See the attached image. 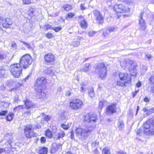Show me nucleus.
I'll list each match as a JSON object with an SVG mask.
<instances>
[{
  "label": "nucleus",
  "mask_w": 154,
  "mask_h": 154,
  "mask_svg": "<svg viewBox=\"0 0 154 154\" xmlns=\"http://www.w3.org/2000/svg\"><path fill=\"white\" fill-rule=\"evenodd\" d=\"M97 119V117L96 114L89 113L84 116L83 118V122L90 127L85 128H76L75 131L76 136L82 140H85L91 133L93 128V126L95 125Z\"/></svg>",
  "instance_id": "1"
},
{
  "label": "nucleus",
  "mask_w": 154,
  "mask_h": 154,
  "mask_svg": "<svg viewBox=\"0 0 154 154\" xmlns=\"http://www.w3.org/2000/svg\"><path fill=\"white\" fill-rule=\"evenodd\" d=\"M95 71L98 76L101 79H105L107 76V70L106 67L103 63L98 64L96 67H95Z\"/></svg>",
  "instance_id": "2"
},
{
  "label": "nucleus",
  "mask_w": 154,
  "mask_h": 154,
  "mask_svg": "<svg viewBox=\"0 0 154 154\" xmlns=\"http://www.w3.org/2000/svg\"><path fill=\"white\" fill-rule=\"evenodd\" d=\"M120 80L117 82V85L121 87L125 85V84L129 83L131 82L130 76L126 72H120L119 74Z\"/></svg>",
  "instance_id": "3"
},
{
  "label": "nucleus",
  "mask_w": 154,
  "mask_h": 154,
  "mask_svg": "<svg viewBox=\"0 0 154 154\" xmlns=\"http://www.w3.org/2000/svg\"><path fill=\"white\" fill-rule=\"evenodd\" d=\"M10 72L13 75L15 78H19L22 74L21 66L19 63H15L10 66Z\"/></svg>",
  "instance_id": "4"
},
{
  "label": "nucleus",
  "mask_w": 154,
  "mask_h": 154,
  "mask_svg": "<svg viewBox=\"0 0 154 154\" xmlns=\"http://www.w3.org/2000/svg\"><path fill=\"white\" fill-rule=\"evenodd\" d=\"M32 63V57L29 54H26L23 56L20 59V64L23 68H27Z\"/></svg>",
  "instance_id": "5"
},
{
  "label": "nucleus",
  "mask_w": 154,
  "mask_h": 154,
  "mask_svg": "<svg viewBox=\"0 0 154 154\" xmlns=\"http://www.w3.org/2000/svg\"><path fill=\"white\" fill-rule=\"evenodd\" d=\"M144 133L146 135H153L154 134V119L152 124H150L149 121L146 122L143 125Z\"/></svg>",
  "instance_id": "6"
},
{
  "label": "nucleus",
  "mask_w": 154,
  "mask_h": 154,
  "mask_svg": "<svg viewBox=\"0 0 154 154\" xmlns=\"http://www.w3.org/2000/svg\"><path fill=\"white\" fill-rule=\"evenodd\" d=\"M69 105V107L72 109L77 110L80 109L82 106L83 102L80 99H75L70 100Z\"/></svg>",
  "instance_id": "7"
},
{
  "label": "nucleus",
  "mask_w": 154,
  "mask_h": 154,
  "mask_svg": "<svg viewBox=\"0 0 154 154\" xmlns=\"http://www.w3.org/2000/svg\"><path fill=\"white\" fill-rule=\"evenodd\" d=\"M113 9L117 13H125L130 10L129 8L123 4L115 5L113 7Z\"/></svg>",
  "instance_id": "8"
},
{
  "label": "nucleus",
  "mask_w": 154,
  "mask_h": 154,
  "mask_svg": "<svg viewBox=\"0 0 154 154\" xmlns=\"http://www.w3.org/2000/svg\"><path fill=\"white\" fill-rule=\"evenodd\" d=\"M123 63L124 64V66H127L129 68L130 72H131L133 70L134 71L133 74H132L131 75L133 76H136V74L135 71L136 66L134 63L133 61L132 60L127 59H126Z\"/></svg>",
  "instance_id": "9"
},
{
  "label": "nucleus",
  "mask_w": 154,
  "mask_h": 154,
  "mask_svg": "<svg viewBox=\"0 0 154 154\" xmlns=\"http://www.w3.org/2000/svg\"><path fill=\"white\" fill-rule=\"evenodd\" d=\"M36 82L35 88L43 89L46 84L47 80L44 77H38L36 79Z\"/></svg>",
  "instance_id": "10"
},
{
  "label": "nucleus",
  "mask_w": 154,
  "mask_h": 154,
  "mask_svg": "<svg viewBox=\"0 0 154 154\" xmlns=\"http://www.w3.org/2000/svg\"><path fill=\"white\" fill-rule=\"evenodd\" d=\"M32 126L31 125H27L25 127V134L26 136L28 138H30L33 136H36V134L34 133L32 129Z\"/></svg>",
  "instance_id": "11"
},
{
  "label": "nucleus",
  "mask_w": 154,
  "mask_h": 154,
  "mask_svg": "<svg viewBox=\"0 0 154 154\" xmlns=\"http://www.w3.org/2000/svg\"><path fill=\"white\" fill-rule=\"evenodd\" d=\"M44 60L47 63H52L55 60V57L52 54L48 53L45 55Z\"/></svg>",
  "instance_id": "12"
},
{
  "label": "nucleus",
  "mask_w": 154,
  "mask_h": 154,
  "mask_svg": "<svg viewBox=\"0 0 154 154\" xmlns=\"http://www.w3.org/2000/svg\"><path fill=\"white\" fill-rule=\"evenodd\" d=\"M62 144L54 143L50 150V152L52 154L56 152L57 151L61 150L62 149Z\"/></svg>",
  "instance_id": "13"
},
{
  "label": "nucleus",
  "mask_w": 154,
  "mask_h": 154,
  "mask_svg": "<svg viewBox=\"0 0 154 154\" xmlns=\"http://www.w3.org/2000/svg\"><path fill=\"white\" fill-rule=\"evenodd\" d=\"M106 112L108 114H112L116 112V104H112L106 108Z\"/></svg>",
  "instance_id": "14"
},
{
  "label": "nucleus",
  "mask_w": 154,
  "mask_h": 154,
  "mask_svg": "<svg viewBox=\"0 0 154 154\" xmlns=\"http://www.w3.org/2000/svg\"><path fill=\"white\" fill-rule=\"evenodd\" d=\"M143 13L141 12L140 13V19L139 21L140 29L142 30H144L146 27L145 23L143 18Z\"/></svg>",
  "instance_id": "15"
},
{
  "label": "nucleus",
  "mask_w": 154,
  "mask_h": 154,
  "mask_svg": "<svg viewBox=\"0 0 154 154\" xmlns=\"http://www.w3.org/2000/svg\"><path fill=\"white\" fill-rule=\"evenodd\" d=\"M35 91L37 92V97L40 98H43L46 96V94L44 92H42V89L35 88Z\"/></svg>",
  "instance_id": "16"
},
{
  "label": "nucleus",
  "mask_w": 154,
  "mask_h": 154,
  "mask_svg": "<svg viewBox=\"0 0 154 154\" xmlns=\"http://www.w3.org/2000/svg\"><path fill=\"white\" fill-rule=\"evenodd\" d=\"M12 24V22L11 20L9 18H6L3 21L2 25L5 28H8L9 26Z\"/></svg>",
  "instance_id": "17"
},
{
  "label": "nucleus",
  "mask_w": 154,
  "mask_h": 154,
  "mask_svg": "<svg viewBox=\"0 0 154 154\" xmlns=\"http://www.w3.org/2000/svg\"><path fill=\"white\" fill-rule=\"evenodd\" d=\"M80 19L82 20L80 23L81 27L84 29L87 28L88 24L86 21L82 17H80Z\"/></svg>",
  "instance_id": "18"
},
{
  "label": "nucleus",
  "mask_w": 154,
  "mask_h": 154,
  "mask_svg": "<svg viewBox=\"0 0 154 154\" xmlns=\"http://www.w3.org/2000/svg\"><path fill=\"white\" fill-rule=\"evenodd\" d=\"M143 111L146 112L147 116L151 115L154 112V108H152L149 109L147 108H144L142 109Z\"/></svg>",
  "instance_id": "19"
},
{
  "label": "nucleus",
  "mask_w": 154,
  "mask_h": 154,
  "mask_svg": "<svg viewBox=\"0 0 154 154\" xmlns=\"http://www.w3.org/2000/svg\"><path fill=\"white\" fill-rule=\"evenodd\" d=\"M65 134L62 130H60L55 135V137L57 139L63 138L65 136Z\"/></svg>",
  "instance_id": "20"
},
{
  "label": "nucleus",
  "mask_w": 154,
  "mask_h": 154,
  "mask_svg": "<svg viewBox=\"0 0 154 154\" xmlns=\"http://www.w3.org/2000/svg\"><path fill=\"white\" fill-rule=\"evenodd\" d=\"M90 64L87 63L85 64L84 67L80 69V71L81 72H87L89 70V67L90 66Z\"/></svg>",
  "instance_id": "21"
},
{
  "label": "nucleus",
  "mask_w": 154,
  "mask_h": 154,
  "mask_svg": "<svg viewBox=\"0 0 154 154\" xmlns=\"http://www.w3.org/2000/svg\"><path fill=\"white\" fill-rule=\"evenodd\" d=\"M69 115L66 112H64L60 114V119L63 120H66L68 119Z\"/></svg>",
  "instance_id": "22"
},
{
  "label": "nucleus",
  "mask_w": 154,
  "mask_h": 154,
  "mask_svg": "<svg viewBox=\"0 0 154 154\" xmlns=\"http://www.w3.org/2000/svg\"><path fill=\"white\" fill-rule=\"evenodd\" d=\"M24 104L26 107V108L28 109L31 107H32L33 106V105L30 100H26L24 101Z\"/></svg>",
  "instance_id": "23"
},
{
  "label": "nucleus",
  "mask_w": 154,
  "mask_h": 154,
  "mask_svg": "<svg viewBox=\"0 0 154 154\" xmlns=\"http://www.w3.org/2000/svg\"><path fill=\"white\" fill-rule=\"evenodd\" d=\"M48 152V149L45 147L40 148L38 151L39 154H47Z\"/></svg>",
  "instance_id": "24"
},
{
  "label": "nucleus",
  "mask_w": 154,
  "mask_h": 154,
  "mask_svg": "<svg viewBox=\"0 0 154 154\" xmlns=\"http://www.w3.org/2000/svg\"><path fill=\"white\" fill-rule=\"evenodd\" d=\"M117 126L119 130H122L124 127L123 122L121 120H119L117 123Z\"/></svg>",
  "instance_id": "25"
},
{
  "label": "nucleus",
  "mask_w": 154,
  "mask_h": 154,
  "mask_svg": "<svg viewBox=\"0 0 154 154\" xmlns=\"http://www.w3.org/2000/svg\"><path fill=\"white\" fill-rule=\"evenodd\" d=\"M42 121L43 119V121L47 122L50 120L51 119V116L48 115H46L44 113H42Z\"/></svg>",
  "instance_id": "26"
},
{
  "label": "nucleus",
  "mask_w": 154,
  "mask_h": 154,
  "mask_svg": "<svg viewBox=\"0 0 154 154\" xmlns=\"http://www.w3.org/2000/svg\"><path fill=\"white\" fill-rule=\"evenodd\" d=\"M14 116V114L11 112L9 113L7 116L6 118L8 121H11L13 119Z\"/></svg>",
  "instance_id": "27"
},
{
  "label": "nucleus",
  "mask_w": 154,
  "mask_h": 154,
  "mask_svg": "<svg viewBox=\"0 0 154 154\" xmlns=\"http://www.w3.org/2000/svg\"><path fill=\"white\" fill-rule=\"evenodd\" d=\"M122 1L128 5H132L134 4V0H121Z\"/></svg>",
  "instance_id": "28"
},
{
  "label": "nucleus",
  "mask_w": 154,
  "mask_h": 154,
  "mask_svg": "<svg viewBox=\"0 0 154 154\" xmlns=\"http://www.w3.org/2000/svg\"><path fill=\"white\" fill-rule=\"evenodd\" d=\"M75 14L72 13H69L66 16V20H69L75 16Z\"/></svg>",
  "instance_id": "29"
},
{
  "label": "nucleus",
  "mask_w": 154,
  "mask_h": 154,
  "mask_svg": "<svg viewBox=\"0 0 154 154\" xmlns=\"http://www.w3.org/2000/svg\"><path fill=\"white\" fill-rule=\"evenodd\" d=\"M46 135L49 138H51L52 136V134L51 131L49 129L46 131Z\"/></svg>",
  "instance_id": "30"
},
{
  "label": "nucleus",
  "mask_w": 154,
  "mask_h": 154,
  "mask_svg": "<svg viewBox=\"0 0 154 154\" xmlns=\"http://www.w3.org/2000/svg\"><path fill=\"white\" fill-rule=\"evenodd\" d=\"M64 8L67 11H69L72 9V7L71 6L68 5L66 4L63 6Z\"/></svg>",
  "instance_id": "31"
},
{
  "label": "nucleus",
  "mask_w": 154,
  "mask_h": 154,
  "mask_svg": "<svg viewBox=\"0 0 154 154\" xmlns=\"http://www.w3.org/2000/svg\"><path fill=\"white\" fill-rule=\"evenodd\" d=\"M103 20V18L101 14L96 17V20L99 23L102 22Z\"/></svg>",
  "instance_id": "32"
},
{
  "label": "nucleus",
  "mask_w": 154,
  "mask_h": 154,
  "mask_svg": "<svg viewBox=\"0 0 154 154\" xmlns=\"http://www.w3.org/2000/svg\"><path fill=\"white\" fill-rule=\"evenodd\" d=\"M102 152L104 154H110L109 149L107 147L103 149V150Z\"/></svg>",
  "instance_id": "33"
},
{
  "label": "nucleus",
  "mask_w": 154,
  "mask_h": 154,
  "mask_svg": "<svg viewBox=\"0 0 154 154\" xmlns=\"http://www.w3.org/2000/svg\"><path fill=\"white\" fill-rule=\"evenodd\" d=\"M88 94L91 98H92L94 97V93L93 89H91L88 92Z\"/></svg>",
  "instance_id": "34"
},
{
  "label": "nucleus",
  "mask_w": 154,
  "mask_h": 154,
  "mask_svg": "<svg viewBox=\"0 0 154 154\" xmlns=\"http://www.w3.org/2000/svg\"><path fill=\"white\" fill-rule=\"evenodd\" d=\"M80 85L81 86L80 91L82 92H84L85 91V89L84 88L86 86V85L84 83L82 82L81 83Z\"/></svg>",
  "instance_id": "35"
},
{
  "label": "nucleus",
  "mask_w": 154,
  "mask_h": 154,
  "mask_svg": "<svg viewBox=\"0 0 154 154\" xmlns=\"http://www.w3.org/2000/svg\"><path fill=\"white\" fill-rule=\"evenodd\" d=\"M80 44V42L77 41H73L71 43V45L74 47H78Z\"/></svg>",
  "instance_id": "36"
},
{
  "label": "nucleus",
  "mask_w": 154,
  "mask_h": 154,
  "mask_svg": "<svg viewBox=\"0 0 154 154\" xmlns=\"http://www.w3.org/2000/svg\"><path fill=\"white\" fill-rule=\"evenodd\" d=\"M14 83V82L12 80H10L8 81L6 83L7 86L10 87L12 86Z\"/></svg>",
  "instance_id": "37"
},
{
  "label": "nucleus",
  "mask_w": 154,
  "mask_h": 154,
  "mask_svg": "<svg viewBox=\"0 0 154 154\" xmlns=\"http://www.w3.org/2000/svg\"><path fill=\"white\" fill-rule=\"evenodd\" d=\"M1 105L6 108L8 107L9 105V104L8 102L5 101H2L1 102Z\"/></svg>",
  "instance_id": "38"
},
{
  "label": "nucleus",
  "mask_w": 154,
  "mask_h": 154,
  "mask_svg": "<svg viewBox=\"0 0 154 154\" xmlns=\"http://www.w3.org/2000/svg\"><path fill=\"white\" fill-rule=\"evenodd\" d=\"M22 2L23 5H28L31 3V0H22Z\"/></svg>",
  "instance_id": "39"
},
{
  "label": "nucleus",
  "mask_w": 154,
  "mask_h": 154,
  "mask_svg": "<svg viewBox=\"0 0 154 154\" xmlns=\"http://www.w3.org/2000/svg\"><path fill=\"white\" fill-rule=\"evenodd\" d=\"M96 32L93 31H91L88 32V35L90 37L94 36V35L96 33Z\"/></svg>",
  "instance_id": "40"
},
{
  "label": "nucleus",
  "mask_w": 154,
  "mask_h": 154,
  "mask_svg": "<svg viewBox=\"0 0 154 154\" xmlns=\"http://www.w3.org/2000/svg\"><path fill=\"white\" fill-rule=\"evenodd\" d=\"M61 127L64 129L65 130H67L68 129L69 127V124L67 125H65L63 124L61 125Z\"/></svg>",
  "instance_id": "41"
},
{
  "label": "nucleus",
  "mask_w": 154,
  "mask_h": 154,
  "mask_svg": "<svg viewBox=\"0 0 154 154\" xmlns=\"http://www.w3.org/2000/svg\"><path fill=\"white\" fill-rule=\"evenodd\" d=\"M62 28L60 26L56 27H53L52 29L54 30L56 32H58Z\"/></svg>",
  "instance_id": "42"
},
{
  "label": "nucleus",
  "mask_w": 154,
  "mask_h": 154,
  "mask_svg": "<svg viewBox=\"0 0 154 154\" xmlns=\"http://www.w3.org/2000/svg\"><path fill=\"white\" fill-rule=\"evenodd\" d=\"M94 14L96 17L101 14L100 12L98 10H94Z\"/></svg>",
  "instance_id": "43"
},
{
  "label": "nucleus",
  "mask_w": 154,
  "mask_h": 154,
  "mask_svg": "<svg viewBox=\"0 0 154 154\" xmlns=\"http://www.w3.org/2000/svg\"><path fill=\"white\" fill-rule=\"evenodd\" d=\"M45 36L48 38H51L53 37V35L51 33H48L45 35Z\"/></svg>",
  "instance_id": "44"
},
{
  "label": "nucleus",
  "mask_w": 154,
  "mask_h": 154,
  "mask_svg": "<svg viewBox=\"0 0 154 154\" xmlns=\"http://www.w3.org/2000/svg\"><path fill=\"white\" fill-rule=\"evenodd\" d=\"M21 42L23 43V45L26 46L29 49H31V48L29 44L28 43H26L23 41H21Z\"/></svg>",
  "instance_id": "45"
},
{
  "label": "nucleus",
  "mask_w": 154,
  "mask_h": 154,
  "mask_svg": "<svg viewBox=\"0 0 154 154\" xmlns=\"http://www.w3.org/2000/svg\"><path fill=\"white\" fill-rule=\"evenodd\" d=\"M53 27L51 25L49 24H46L44 26V28L46 29L47 30L49 29H52Z\"/></svg>",
  "instance_id": "46"
},
{
  "label": "nucleus",
  "mask_w": 154,
  "mask_h": 154,
  "mask_svg": "<svg viewBox=\"0 0 154 154\" xmlns=\"http://www.w3.org/2000/svg\"><path fill=\"white\" fill-rule=\"evenodd\" d=\"M23 115L24 116L27 117L30 115V112L29 111L25 112L23 113Z\"/></svg>",
  "instance_id": "47"
},
{
  "label": "nucleus",
  "mask_w": 154,
  "mask_h": 154,
  "mask_svg": "<svg viewBox=\"0 0 154 154\" xmlns=\"http://www.w3.org/2000/svg\"><path fill=\"white\" fill-rule=\"evenodd\" d=\"M6 55L3 53H0V60L6 58Z\"/></svg>",
  "instance_id": "48"
},
{
  "label": "nucleus",
  "mask_w": 154,
  "mask_h": 154,
  "mask_svg": "<svg viewBox=\"0 0 154 154\" xmlns=\"http://www.w3.org/2000/svg\"><path fill=\"white\" fill-rule=\"evenodd\" d=\"M109 31L107 30V29H106L105 31L103 32V35L105 37H106L108 35H109L110 34Z\"/></svg>",
  "instance_id": "49"
},
{
  "label": "nucleus",
  "mask_w": 154,
  "mask_h": 154,
  "mask_svg": "<svg viewBox=\"0 0 154 154\" xmlns=\"http://www.w3.org/2000/svg\"><path fill=\"white\" fill-rule=\"evenodd\" d=\"M107 30L109 31V32H112L115 31V28L114 27H109L107 28Z\"/></svg>",
  "instance_id": "50"
},
{
  "label": "nucleus",
  "mask_w": 154,
  "mask_h": 154,
  "mask_svg": "<svg viewBox=\"0 0 154 154\" xmlns=\"http://www.w3.org/2000/svg\"><path fill=\"white\" fill-rule=\"evenodd\" d=\"M103 105V101H100L99 104V108L101 110Z\"/></svg>",
  "instance_id": "51"
},
{
  "label": "nucleus",
  "mask_w": 154,
  "mask_h": 154,
  "mask_svg": "<svg viewBox=\"0 0 154 154\" xmlns=\"http://www.w3.org/2000/svg\"><path fill=\"white\" fill-rule=\"evenodd\" d=\"M71 92L69 90H67L66 91L65 93V95L66 96L68 97L71 95Z\"/></svg>",
  "instance_id": "52"
},
{
  "label": "nucleus",
  "mask_w": 154,
  "mask_h": 154,
  "mask_svg": "<svg viewBox=\"0 0 154 154\" xmlns=\"http://www.w3.org/2000/svg\"><path fill=\"white\" fill-rule=\"evenodd\" d=\"M149 81L151 83L154 84V76H151L149 79Z\"/></svg>",
  "instance_id": "53"
},
{
  "label": "nucleus",
  "mask_w": 154,
  "mask_h": 154,
  "mask_svg": "<svg viewBox=\"0 0 154 154\" xmlns=\"http://www.w3.org/2000/svg\"><path fill=\"white\" fill-rule=\"evenodd\" d=\"M7 113V111H3L0 112V116H4L6 115Z\"/></svg>",
  "instance_id": "54"
},
{
  "label": "nucleus",
  "mask_w": 154,
  "mask_h": 154,
  "mask_svg": "<svg viewBox=\"0 0 154 154\" xmlns=\"http://www.w3.org/2000/svg\"><path fill=\"white\" fill-rule=\"evenodd\" d=\"M18 100V95H15L14 99V102L15 103H17Z\"/></svg>",
  "instance_id": "55"
},
{
  "label": "nucleus",
  "mask_w": 154,
  "mask_h": 154,
  "mask_svg": "<svg viewBox=\"0 0 154 154\" xmlns=\"http://www.w3.org/2000/svg\"><path fill=\"white\" fill-rule=\"evenodd\" d=\"M5 74V70L4 69H0V75L2 76Z\"/></svg>",
  "instance_id": "56"
},
{
  "label": "nucleus",
  "mask_w": 154,
  "mask_h": 154,
  "mask_svg": "<svg viewBox=\"0 0 154 154\" xmlns=\"http://www.w3.org/2000/svg\"><path fill=\"white\" fill-rule=\"evenodd\" d=\"M40 140L41 143H44L46 141V138L45 137H42L41 138Z\"/></svg>",
  "instance_id": "57"
},
{
  "label": "nucleus",
  "mask_w": 154,
  "mask_h": 154,
  "mask_svg": "<svg viewBox=\"0 0 154 154\" xmlns=\"http://www.w3.org/2000/svg\"><path fill=\"white\" fill-rule=\"evenodd\" d=\"M23 105L18 106L14 108V110H16V109H23Z\"/></svg>",
  "instance_id": "58"
},
{
  "label": "nucleus",
  "mask_w": 154,
  "mask_h": 154,
  "mask_svg": "<svg viewBox=\"0 0 154 154\" xmlns=\"http://www.w3.org/2000/svg\"><path fill=\"white\" fill-rule=\"evenodd\" d=\"M98 142H97L96 141H94L92 143V146H96L98 145Z\"/></svg>",
  "instance_id": "59"
},
{
  "label": "nucleus",
  "mask_w": 154,
  "mask_h": 154,
  "mask_svg": "<svg viewBox=\"0 0 154 154\" xmlns=\"http://www.w3.org/2000/svg\"><path fill=\"white\" fill-rule=\"evenodd\" d=\"M15 146H19L20 147L23 146V144L22 143H20L18 142L15 143Z\"/></svg>",
  "instance_id": "60"
},
{
  "label": "nucleus",
  "mask_w": 154,
  "mask_h": 154,
  "mask_svg": "<svg viewBox=\"0 0 154 154\" xmlns=\"http://www.w3.org/2000/svg\"><path fill=\"white\" fill-rule=\"evenodd\" d=\"M139 91V90H136L134 92H133L132 93L133 95V97H134L136 95L137 93Z\"/></svg>",
  "instance_id": "61"
},
{
  "label": "nucleus",
  "mask_w": 154,
  "mask_h": 154,
  "mask_svg": "<svg viewBox=\"0 0 154 154\" xmlns=\"http://www.w3.org/2000/svg\"><path fill=\"white\" fill-rule=\"evenodd\" d=\"M142 85V83L140 81H139L136 84V86L137 87H140Z\"/></svg>",
  "instance_id": "62"
},
{
  "label": "nucleus",
  "mask_w": 154,
  "mask_h": 154,
  "mask_svg": "<svg viewBox=\"0 0 154 154\" xmlns=\"http://www.w3.org/2000/svg\"><path fill=\"white\" fill-rule=\"evenodd\" d=\"M52 71H53L51 69H49L48 70L47 72L49 75H51L53 74ZM53 73H54L53 72Z\"/></svg>",
  "instance_id": "63"
},
{
  "label": "nucleus",
  "mask_w": 154,
  "mask_h": 154,
  "mask_svg": "<svg viewBox=\"0 0 154 154\" xmlns=\"http://www.w3.org/2000/svg\"><path fill=\"white\" fill-rule=\"evenodd\" d=\"M146 57L149 60H150L152 58V56L151 55L148 54L146 55Z\"/></svg>",
  "instance_id": "64"
}]
</instances>
